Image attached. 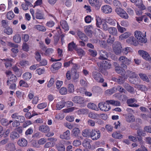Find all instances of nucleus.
Masks as SVG:
<instances>
[{
  "instance_id": "38",
  "label": "nucleus",
  "mask_w": 151,
  "mask_h": 151,
  "mask_svg": "<svg viewBox=\"0 0 151 151\" xmlns=\"http://www.w3.org/2000/svg\"><path fill=\"white\" fill-rule=\"evenodd\" d=\"M126 121L129 122H133L134 121V116L130 114H129L126 117Z\"/></svg>"
},
{
  "instance_id": "32",
  "label": "nucleus",
  "mask_w": 151,
  "mask_h": 151,
  "mask_svg": "<svg viewBox=\"0 0 151 151\" xmlns=\"http://www.w3.org/2000/svg\"><path fill=\"white\" fill-rule=\"evenodd\" d=\"M127 78L124 76H119L118 77L117 83L119 84H122L124 83L125 81Z\"/></svg>"
},
{
  "instance_id": "22",
  "label": "nucleus",
  "mask_w": 151,
  "mask_h": 151,
  "mask_svg": "<svg viewBox=\"0 0 151 151\" xmlns=\"http://www.w3.org/2000/svg\"><path fill=\"white\" fill-rule=\"evenodd\" d=\"M60 23L63 29L67 31L69 30V27L66 21L62 20L60 21Z\"/></svg>"
},
{
  "instance_id": "14",
  "label": "nucleus",
  "mask_w": 151,
  "mask_h": 151,
  "mask_svg": "<svg viewBox=\"0 0 151 151\" xmlns=\"http://www.w3.org/2000/svg\"><path fill=\"white\" fill-rule=\"evenodd\" d=\"M35 17L38 19H44V14L40 10L37 9L35 13Z\"/></svg>"
},
{
  "instance_id": "39",
  "label": "nucleus",
  "mask_w": 151,
  "mask_h": 151,
  "mask_svg": "<svg viewBox=\"0 0 151 151\" xmlns=\"http://www.w3.org/2000/svg\"><path fill=\"white\" fill-rule=\"evenodd\" d=\"M99 115L93 112H90L88 114V116L90 118L93 119H96Z\"/></svg>"
},
{
  "instance_id": "63",
  "label": "nucleus",
  "mask_w": 151,
  "mask_h": 151,
  "mask_svg": "<svg viewBox=\"0 0 151 151\" xmlns=\"http://www.w3.org/2000/svg\"><path fill=\"white\" fill-rule=\"evenodd\" d=\"M47 106V104L46 103H42L38 104L37 107L40 109H42L46 107Z\"/></svg>"
},
{
  "instance_id": "55",
  "label": "nucleus",
  "mask_w": 151,
  "mask_h": 151,
  "mask_svg": "<svg viewBox=\"0 0 151 151\" xmlns=\"http://www.w3.org/2000/svg\"><path fill=\"white\" fill-rule=\"evenodd\" d=\"M119 16L122 18H124L125 19H127L129 18L128 14L124 10L123 12Z\"/></svg>"
},
{
  "instance_id": "27",
  "label": "nucleus",
  "mask_w": 151,
  "mask_h": 151,
  "mask_svg": "<svg viewBox=\"0 0 151 151\" xmlns=\"http://www.w3.org/2000/svg\"><path fill=\"white\" fill-rule=\"evenodd\" d=\"M112 137L117 139H120L123 138V135L119 132H114L112 134Z\"/></svg>"
},
{
  "instance_id": "24",
  "label": "nucleus",
  "mask_w": 151,
  "mask_h": 151,
  "mask_svg": "<svg viewBox=\"0 0 151 151\" xmlns=\"http://www.w3.org/2000/svg\"><path fill=\"white\" fill-rule=\"evenodd\" d=\"M19 137V134L15 131H12L10 134V137L13 140L17 139Z\"/></svg>"
},
{
  "instance_id": "21",
  "label": "nucleus",
  "mask_w": 151,
  "mask_h": 151,
  "mask_svg": "<svg viewBox=\"0 0 151 151\" xmlns=\"http://www.w3.org/2000/svg\"><path fill=\"white\" fill-rule=\"evenodd\" d=\"M77 48V45L74 43L73 42L69 43L68 45V49L69 51H72L73 49L76 50Z\"/></svg>"
},
{
  "instance_id": "10",
  "label": "nucleus",
  "mask_w": 151,
  "mask_h": 151,
  "mask_svg": "<svg viewBox=\"0 0 151 151\" xmlns=\"http://www.w3.org/2000/svg\"><path fill=\"white\" fill-rule=\"evenodd\" d=\"M138 53L144 59L147 61L148 60L150 55L147 52L143 50H139Z\"/></svg>"
},
{
  "instance_id": "52",
  "label": "nucleus",
  "mask_w": 151,
  "mask_h": 151,
  "mask_svg": "<svg viewBox=\"0 0 151 151\" xmlns=\"http://www.w3.org/2000/svg\"><path fill=\"white\" fill-rule=\"evenodd\" d=\"M115 88H113L111 89L106 90L105 93L108 95H110L114 93L115 91Z\"/></svg>"
},
{
  "instance_id": "9",
  "label": "nucleus",
  "mask_w": 151,
  "mask_h": 151,
  "mask_svg": "<svg viewBox=\"0 0 151 151\" xmlns=\"http://www.w3.org/2000/svg\"><path fill=\"white\" fill-rule=\"evenodd\" d=\"M5 149L8 151H15L16 150L15 145L12 142L9 143L6 145Z\"/></svg>"
},
{
  "instance_id": "56",
  "label": "nucleus",
  "mask_w": 151,
  "mask_h": 151,
  "mask_svg": "<svg viewBox=\"0 0 151 151\" xmlns=\"http://www.w3.org/2000/svg\"><path fill=\"white\" fill-rule=\"evenodd\" d=\"M88 51L89 54L93 57H95L97 55V52L95 50L89 49Z\"/></svg>"
},
{
  "instance_id": "51",
  "label": "nucleus",
  "mask_w": 151,
  "mask_h": 151,
  "mask_svg": "<svg viewBox=\"0 0 151 151\" xmlns=\"http://www.w3.org/2000/svg\"><path fill=\"white\" fill-rule=\"evenodd\" d=\"M131 35V34L129 32H127L121 35L120 37L123 39H126L129 37Z\"/></svg>"
},
{
  "instance_id": "41",
  "label": "nucleus",
  "mask_w": 151,
  "mask_h": 151,
  "mask_svg": "<svg viewBox=\"0 0 151 151\" xmlns=\"http://www.w3.org/2000/svg\"><path fill=\"white\" fill-rule=\"evenodd\" d=\"M14 41L17 43H19L21 40V37L19 34L16 35L14 36Z\"/></svg>"
},
{
  "instance_id": "47",
  "label": "nucleus",
  "mask_w": 151,
  "mask_h": 151,
  "mask_svg": "<svg viewBox=\"0 0 151 151\" xmlns=\"http://www.w3.org/2000/svg\"><path fill=\"white\" fill-rule=\"evenodd\" d=\"M62 64L60 62H57L53 64L52 65V67L53 69L57 70L59 69L61 67Z\"/></svg>"
},
{
  "instance_id": "19",
  "label": "nucleus",
  "mask_w": 151,
  "mask_h": 151,
  "mask_svg": "<svg viewBox=\"0 0 151 151\" xmlns=\"http://www.w3.org/2000/svg\"><path fill=\"white\" fill-rule=\"evenodd\" d=\"M80 131L79 129L78 128H75L72 131V135L76 137H78L80 134Z\"/></svg>"
},
{
  "instance_id": "58",
  "label": "nucleus",
  "mask_w": 151,
  "mask_h": 151,
  "mask_svg": "<svg viewBox=\"0 0 151 151\" xmlns=\"http://www.w3.org/2000/svg\"><path fill=\"white\" fill-rule=\"evenodd\" d=\"M35 58L37 61L40 62L41 60V56L38 52H35Z\"/></svg>"
},
{
  "instance_id": "28",
  "label": "nucleus",
  "mask_w": 151,
  "mask_h": 151,
  "mask_svg": "<svg viewBox=\"0 0 151 151\" xmlns=\"http://www.w3.org/2000/svg\"><path fill=\"white\" fill-rule=\"evenodd\" d=\"M78 36L82 40L85 41L87 39L86 35L81 31H78L77 33Z\"/></svg>"
},
{
  "instance_id": "34",
  "label": "nucleus",
  "mask_w": 151,
  "mask_h": 151,
  "mask_svg": "<svg viewBox=\"0 0 151 151\" xmlns=\"http://www.w3.org/2000/svg\"><path fill=\"white\" fill-rule=\"evenodd\" d=\"M139 75L140 78L141 79L147 82H149V79L148 78L147 76H146V74L143 73H141L139 74Z\"/></svg>"
},
{
  "instance_id": "35",
  "label": "nucleus",
  "mask_w": 151,
  "mask_h": 151,
  "mask_svg": "<svg viewBox=\"0 0 151 151\" xmlns=\"http://www.w3.org/2000/svg\"><path fill=\"white\" fill-rule=\"evenodd\" d=\"M76 50L77 51V52L78 55L81 56V57L84 55L85 54V51L81 48H77L76 49Z\"/></svg>"
},
{
  "instance_id": "59",
  "label": "nucleus",
  "mask_w": 151,
  "mask_h": 151,
  "mask_svg": "<svg viewBox=\"0 0 151 151\" xmlns=\"http://www.w3.org/2000/svg\"><path fill=\"white\" fill-rule=\"evenodd\" d=\"M145 131H143L141 129H138L137 131V136H145V134L144 132Z\"/></svg>"
},
{
  "instance_id": "60",
  "label": "nucleus",
  "mask_w": 151,
  "mask_h": 151,
  "mask_svg": "<svg viewBox=\"0 0 151 151\" xmlns=\"http://www.w3.org/2000/svg\"><path fill=\"white\" fill-rule=\"evenodd\" d=\"M78 113L79 114H85L87 113V110L84 109H80L78 111Z\"/></svg>"
},
{
  "instance_id": "15",
  "label": "nucleus",
  "mask_w": 151,
  "mask_h": 151,
  "mask_svg": "<svg viewBox=\"0 0 151 151\" xmlns=\"http://www.w3.org/2000/svg\"><path fill=\"white\" fill-rule=\"evenodd\" d=\"M70 132L68 130H67L65 132H64L63 134L60 135V137L62 139H65L68 140L70 139Z\"/></svg>"
},
{
  "instance_id": "13",
  "label": "nucleus",
  "mask_w": 151,
  "mask_h": 151,
  "mask_svg": "<svg viewBox=\"0 0 151 151\" xmlns=\"http://www.w3.org/2000/svg\"><path fill=\"white\" fill-rule=\"evenodd\" d=\"M101 10L104 13L107 14L111 13L112 11L111 7L109 5H106L103 6Z\"/></svg>"
},
{
  "instance_id": "33",
  "label": "nucleus",
  "mask_w": 151,
  "mask_h": 151,
  "mask_svg": "<svg viewBox=\"0 0 151 151\" xmlns=\"http://www.w3.org/2000/svg\"><path fill=\"white\" fill-rule=\"evenodd\" d=\"M87 107L88 108L95 110H97L98 108L97 106L93 103H90L88 104L87 105Z\"/></svg>"
},
{
  "instance_id": "61",
  "label": "nucleus",
  "mask_w": 151,
  "mask_h": 151,
  "mask_svg": "<svg viewBox=\"0 0 151 151\" xmlns=\"http://www.w3.org/2000/svg\"><path fill=\"white\" fill-rule=\"evenodd\" d=\"M37 115V114L35 113L31 114L30 112H27L25 114V116L27 118L30 119L34 116Z\"/></svg>"
},
{
  "instance_id": "6",
  "label": "nucleus",
  "mask_w": 151,
  "mask_h": 151,
  "mask_svg": "<svg viewBox=\"0 0 151 151\" xmlns=\"http://www.w3.org/2000/svg\"><path fill=\"white\" fill-rule=\"evenodd\" d=\"M98 106L100 109L103 111H108L110 109V106L107 103H99Z\"/></svg>"
},
{
  "instance_id": "57",
  "label": "nucleus",
  "mask_w": 151,
  "mask_h": 151,
  "mask_svg": "<svg viewBox=\"0 0 151 151\" xmlns=\"http://www.w3.org/2000/svg\"><path fill=\"white\" fill-rule=\"evenodd\" d=\"M107 22L109 24L113 25H115L116 22V21L115 19H113L111 18L108 19Z\"/></svg>"
},
{
  "instance_id": "40",
  "label": "nucleus",
  "mask_w": 151,
  "mask_h": 151,
  "mask_svg": "<svg viewBox=\"0 0 151 151\" xmlns=\"http://www.w3.org/2000/svg\"><path fill=\"white\" fill-rule=\"evenodd\" d=\"M34 27L37 30L39 31L42 32H45L46 30L45 28L44 27L41 25H35V26Z\"/></svg>"
},
{
  "instance_id": "50",
  "label": "nucleus",
  "mask_w": 151,
  "mask_h": 151,
  "mask_svg": "<svg viewBox=\"0 0 151 151\" xmlns=\"http://www.w3.org/2000/svg\"><path fill=\"white\" fill-rule=\"evenodd\" d=\"M14 16V14L12 12H8L6 14L7 18L9 20H12Z\"/></svg>"
},
{
  "instance_id": "29",
  "label": "nucleus",
  "mask_w": 151,
  "mask_h": 151,
  "mask_svg": "<svg viewBox=\"0 0 151 151\" xmlns=\"http://www.w3.org/2000/svg\"><path fill=\"white\" fill-rule=\"evenodd\" d=\"M56 146L58 151H65V147L62 143H60L57 144Z\"/></svg>"
},
{
  "instance_id": "1",
  "label": "nucleus",
  "mask_w": 151,
  "mask_h": 151,
  "mask_svg": "<svg viewBox=\"0 0 151 151\" xmlns=\"http://www.w3.org/2000/svg\"><path fill=\"white\" fill-rule=\"evenodd\" d=\"M97 64L101 72L105 75H107L108 73L106 70L111 68V63L106 61H103L99 62Z\"/></svg>"
},
{
  "instance_id": "12",
  "label": "nucleus",
  "mask_w": 151,
  "mask_h": 151,
  "mask_svg": "<svg viewBox=\"0 0 151 151\" xmlns=\"http://www.w3.org/2000/svg\"><path fill=\"white\" fill-rule=\"evenodd\" d=\"M99 59L102 60H106L108 57V55L106 52L101 50L100 52Z\"/></svg>"
},
{
  "instance_id": "23",
  "label": "nucleus",
  "mask_w": 151,
  "mask_h": 151,
  "mask_svg": "<svg viewBox=\"0 0 151 151\" xmlns=\"http://www.w3.org/2000/svg\"><path fill=\"white\" fill-rule=\"evenodd\" d=\"M71 73L72 78L73 80H75L78 78L79 77V73L77 72L76 70H72Z\"/></svg>"
},
{
  "instance_id": "7",
  "label": "nucleus",
  "mask_w": 151,
  "mask_h": 151,
  "mask_svg": "<svg viewBox=\"0 0 151 151\" xmlns=\"http://www.w3.org/2000/svg\"><path fill=\"white\" fill-rule=\"evenodd\" d=\"M100 137V132L99 131L92 129L91 131V137L92 140H97Z\"/></svg>"
},
{
  "instance_id": "30",
  "label": "nucleus",
  "mask_w": 151,
  "mask_h": 151,
  "mask_svg": "<svg viewBox=\"0 0 151 151\" xmlns=\"http://www.w3.org/2000/svg\"><path fill=\"white\" fill-rule=\"evenodd\" d=\"M91 130L88 129H86L83 130L82 132V135L85 137H91Z\"/></svg>"
},
{
  "instance_id": "54",
  "label": "nucleus",
  "mask_w": 151,
  "mask_h": 151,
  "mask_svg": "<svg viewBox=\"0 0 151 151\" xmlns=\"http://www.w3.org/2000/svg\"><path fill=\"white\" fill-rule=\"evenodd\" d=\"M99 44L101 47L105 48L106 47L107 45L105 40H99Z\"/></svg>"
},
{
  "instance_id": "2",
  "label": "nucleus",
  "mask_w": 151,
  "mask_h": 151,
  "mask_svg": "<svg viewBox=\"0 0 151 151\" xmlns=\"http://www.w3.org/2000/svg\"><path fill=\"white\" fill-rule=\"evenodd\" d=\"M134 36L137 38L138 42H139L145 43L147 41V40L145 37V35H144L140 31H136L135 32Z\"/></svg>"
},
{
  "instance_id": "36",
  "label": "nucleus",
  "mask_w": 151,
  "mask_h": 151,
  "mask_svg": "<svg viewBox=\"0 0 151 151\" xmlns=\"http://www.w3.org/2000/svg\"><path fill=\"white\" fill-rule=\"evenodd\" d=\"M23 78L26 80H29L32 77V74L31 73L26 72L24 73L22 76Z\"/></svg>"
},
{
  "instance_id": "20",
  "label": "nucleus",
  "mask_w": 151,
  "mask_h": 151,
  "mask_svg": "<svg viewBox=\"0 0 151 151\" xmlns=\"http://www.w3.org/2000/svg\"><path fill=\"white\" fill-rule=\"evenodd\" d=\"M109 34L113 36H117L118 32L116 29L114 27H109L108 30Z\"/></svg>"
},
{
  "instance_id": "45",
  "label": "nucleus",
  "mask_w": 151,
  "mask_h": 151,
  "mask_svg": "<svg viewBox=\"0 0 151 151\" xmlns=\"http://www.w3.org/2000/svg\"><path fill=\"white\" fill-rule=\"evenodd\" d=\"M65 106V103L64 101L59 102L56 105L57 109L60 110Z\"/></svg>"
},
{
  "instance_id": "26",
  "label": "nucleus",
  "mask_w": 151,
  "mask_h": 151,
  "mask_svg": "<svg viewBox=\"0 0 151 151\" xmlns=\"http://www.w3.org/2000/svg\"><path fill=\"white\" fill-rule=\"evenodd\" d=\"M106 102L107 103L109 104H110L116 106H119L120 105V102L118 101L110 100L106 101Z\"/></svg>"
},
{
  "instance_id": "53",
  "label": "nucleus",
  "mask_w": 151,
  "mask_h": 151,
  "mask_svg": "<svg viewBox=\"0 0 151 151\" xmlns=\"http://www.w3.org/2000/svg\"><path fill=\"white\" fill-rule=\"evenodd\" d=\"M59 92L61 95H65L67 93V90L66 88L63 87L60 89Z\"/></svg>"
},
{
  "instance_id": "8",
  "label": "nucleus",
  "mask_w": 151,
  "mask_h": 151,
  "mask_svg": "<svg viewBox=\"0 0 151 151\" xmlns=\"http://www.w3.org/2000/svg\"><path fill=\"white\" fill-rule=\"evenodd\" d=\"M119 60L122 63L126 64L127 65H130L131 63V60L130 59H128L126 57L121 56L119 57Z\"/></svg>"
},
{
  "instance_id": "43",
  "label": "nucleus",
  "mask_w": 151,
  "mask_h": 151,
  "mask_svg": "<svg viewBox=\"0 0 151 151\" xmlns=\"http://www.w3.org/2000/svg\"><path fill=\"white\" fill-rule=\"evenodd\" d=\"M92 91L95 93H99L101 92L102 90L98 86H94L92 88Z\"/></svg>"
},
{
  "instance_id": "31",
  "label": "nucleus",
  "mask_w": 151,
  "mask_h": 151,
  "mask_svg": "<svg viewBox=\"0 0 151 151\" xmlns=\"http://www.w3.org/2000/svg\"><path fill=\"white\" fill-rule=\"evenodd\" d=\"M126 73H127V75L129 77L136 78L137 76V74H136L135 73L128 70H126Z\"/></svg>"
},
{
  "instance_id": "48",
  "label": "nucleus",
  "mask_w": 151,
  "mask_h": 151,
  "mask_svg": "<svg viewBox=\"0 0 151 151\" xmlns=\"http://www.w3.org/2000/svg\"><path fill=\"white\" fill-rule=\"evenodd\" d=\"M115 90L118 91L121 93H125L126 92V90L120 86H118L116 87L115 88Z\"/></svg>"
},
{
  "instance_id": "17",
  "label": "nucleus",
  "mask_w": 151,
  "mask_h": 151,
  "mask_svg": "<svg viewBox=\"0 0 151 151\" xmlns=\"http://www.w3.org/2000/svg\"><path fill=\"white\" fill-rule=\"evenodd\" d=\"M17 144L21 147H25L27 145V141L25 139L23 138H22L18 140Z\"/></svg>"
},
{
  "instance_id": "42",
  "label": "nucleus",
  "mask_w": 151,
  "mask_h": 151,
  "mask_svg": "<svg viewBox=\"0 0 151 151\" xmlns=\"http://www.w3.org/2000/svg\"><path fill=\"white\" fill-rule=\"evenodd\" d=\"M83 146L86 147H88V148L90 147V143L87 139H84L82 143Z\"/></svg>"
},
{
  "instance_id": "62",
  "label": "nucleus",
  "mask_w": 151,
  "mask_h": 151,
  "mask_svg": "<svg viewBox=\"0 0 151 151\" xmlns=\"http://www.w3.org/2000/svg\"><path fill=\"white\" fill-rule=\"evenodd\" d=\"M53 51V50L52 48H48L45 50L44 55L46 56L49 55L52 53Z\"/></svg>"
},
{
  "instance_id": "46",
  "label": "nucleus",
  "mask_w": 151,
  "mask_h": 151,
  "mask_svg": "<svg viewBox=\"0 0 151 151\" xmlns=\"http://www.w3.org/2000/svg\"><path fill=\"white\" fill-rule=\"evenodd\" d=\"M117 28L119 32L122 33L126 30L125 28L121 27L118 22H117Z\"/></svg>"
},
{
  "instance_id": "4",
  "label": "nucleus",
  "mask_w": 151,
  "mask_h": 151,
  "mask_svg": "<svg viewBox=\"0 0 151 151\" xmlns=\"http://www.w3.org/2000/svg\"><path fill=\"white\" fill-rule=\"evenodd\" d=\"M122 48L120 43L118 42H116L115 44L113 46V51L116 55L119 54L121 53Z\"/></svg>"
},
{
  "instance_id": "11",
  "label": "nucleus",
  "mask_w": 151,
  "mask_h": 151,
  "mask_svg": "<svg viewBox=\"0 0 151 151\" xmlns=\"http://www.w3.org/2000/svg\"><path fill=\"white\" fill-rule=\"evenodd\" d=\"M127 42L128 44L134 45V46H137L138 43V41L133 36L130 37L127 40Z\"/></svg>"
},
{
  "instance_id": "18",
  "label": "nucleus",
  "mask_w": 151,
  "mask_h": 151,
  "mask_svg": "<svg viewBox=\"0 0 151 151\" xmlns=\"http://www.w3.org/2000/svg\"><path fill=\"white\" fill-rule=\"evenodd\" d=\"M39 131L44 133L48 132L50 131L49 127L47 125H42L39 128Z\"/></svg>"
},
{
  "instance_id": "37",
  "label": "nucleus",
  "mask_w": 151,
  "mask_h": 151,
  "mask_svg": "<svg viewBox=\"0 0 151 151\" xmlns=\"http://www.w3.org/2000/svg\"><path fill=\"white\" fill-rule=\"evenodd\" d=\"M4 32L8 35H10L12 34L13 31L12 29L8 27L4 29Z\"/></svg>"
},
{
  "instance_id": "3",
  "label": "nucleus",
  "mask_w": 151,
  "mask_h": 151,
  "mask_svg": "<svg viewBox=\"0 0 151 151\" xmlns=\"http://www.w3.org/2000/svg\"><path fill=\"white\" fill-rule=\"evenodd\" d=\"M72 101L75 103L80 104L81 107H84L86 105L84 103V99L80 96L74 97L73 98Z\"/></svg>"
},
{
  "instance_id": "44",
  "label": "nucleus",
  "mask_w": 151,
  "mask_h": 151,
  "mask_svg": "<svg viewBox=\"0 0 151 151\" xmlns=\"http://www.w3.org/2000/svg\"><path fill=\"white\" fill-rule=\"evenodd\" d=\"M68 90L70 93H73L74 91V86L73 84L70 83L68 85Z\"/></svg>"
},
{
  "instance_id": "25",
  "label": "nucleus",
  "mask_w": 151,
  "mask_h": 151,
  "mask_svg": "<svg viewBox=\"0 0 151 151\" xmlns=\"http://www.w3.org/2000/svg\"><path fill=\"white\" fill-rule=\"evenodd\" d=\"M115 70L117 73L122 75H124L126 73L125 70L122 69L120 66L118 67H116L115 68Z\"/></svg>"
},
{
  "instance_id": "16",
  "label": "nucleus",
  "mask_w": 151,
  "mask_h": 151,
  "mask_svg": "<svg viewBox=\"0 0 151 151\" xmlns=\"http://www.w3.org/2000/svg\"><path fill=\"white\" fill-rule=\"evenodd\" d=\"M123 86L125 89L130 93H133L134 92V88L129 84L125 83L123 85Z\"/></svg>"
},
{
  "instance_id": "5",
  "label": "nucleus",
  "mask_w": 151,
  "mask_h": 151,
  "mask_svg": "<svg viewBox=\"0 0 151 151\" xmlns=\"http://www.w3.org/2000/svg\"><path fill=\"white\" fill-rule=\"evenodd\" d=\"M92 76L94 79L99 83H103L104 81V79L102 78L101 75L99 72L93 71L92 73Z\"/></svg>"
},
{
  "instance_id": "64",
  "label": "nucleus",
  "mask_w": 151,
  "mask_h": 151,
  "mask_svg": "<svg viewBox=\"0 0 151 151\" xmlns=\"http://www.w3.org/2000/svg\"><path fill=\"white\" fill-rule=\"evenodd\" d=\"M25 120V117L22 116H19L17 120L16 121H17L19 122L23 123L24 122Z\"/></svg>"
},
{
  "instance_id": "49",
  "label": "nucleus",
  "mask_w": 151,
  "mask_h": 151,
  "mask_svg": "<svg viewBox=\"0 0 151 151\" xmlns=\"http://www.w3.org/2000/svg\"><path fill=\"white\" fill-rule=\"evenodd\" d=\"M114 37H112L111 35H109V38L106 40L108 44H112L114 41Z\"/></svg>"
}]
</instances>
